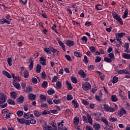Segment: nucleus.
I'll return each instance as SVG.
<instances>
[{
    "instance_id": "f257e3e1",
    "label": "nucleus",
    "mask_w": 130,
    "mask_h": 130,
    "mask_svg": "<svg viewBox=\"0 0 130 130\" xmlns=\"http://www.w3.org/2000/svg\"><path fill=\"white\" fill-rule=\"evenodd\" d=\"M7 101V95L5 93L0 92V103H5Z\"/></svg>"
},
{
    "instance_id": "f03ea898",
    "label": "nucleus",
    "mask_w": 130,
    "mask_h": 130,
    "mask_svg": "<svg viewBox=\"0 0 130 130\" xmlns=\"http://www.w3.org/2000/svg\"><path fill=\"white\" fill-rule=\"evenodd\" d=\"M101 121H103V122H104V123H105V124H106V126L105 127L106 129H107V130L111 129L112 126H109V124L108 123V121H107V120H106V119L101 118Z\"/></svg>"
},
{
    "instance_id": "7ed1b4c3",
    "label": "nucleus",
    "mask_w": 130,
    "mask_h": 130,
    "mask_svg": "<svg viewBox=\"0 0 130 130\" xmlns=\"http://www.w3.org/2000/svg\"><path fill=\"white\" fill-rule=\"evenodd\" d=\"M91 84L88 82H86L85 84H82V88L84 91H87L89 89H91Z\"/></svg>"
},
{
    "instance_id": "20e7f679",
    "label": "nucleus",
    "mask_w": 130,
    "mask_h": 130,
    "mask_svg": "<svg viewBox=\"0 0 130 130\" xmlns=\"http://www.w3.org/2000/svg\"><path fill=\"white\" fill-rule=\"evenodd\" d=\"M29 100L33 101V100H36V94H33L32 93H29L28 95Z\"/></svg>"
},
{
    "instance_id": "39448f33",
    "label": "nucleus",
    "mask_w": 130,
    "mask_h": 130,
    "mask_svg": "<svg viewBox=\"0 0 130 130\" xmlns=\"http://www.w3.org/2000/svg\"><path fill=\"white\" fill-rule=\"evenodd\" d=\"M66 44L68 46L71 47V46H74L75 45V42L71 40H67L66 41Z\"/></svg>"
},
{
    "instance_id": "423d86ee",
    "label": "nucleus",
    "mask_w": 130,
    "mask_h": 130,
    "mask_svg": "<svg viewBox=\"0 0 130 130\" xmlns=\"http://www.w3.org/2000/svg\"><path fill=\"white\" fill-rule=\"evenodd\" d=\"M78 74L82 77V78H86L87 77V75H86L85 72H84V70H79L78 71Z\"/></svg>"
},
{
    "instance_id": "0eeeda50",
    "label": "nucleus",
    "mask_w": 130,
    "mask_h": 130,
    "mask_svg": "<svg viewBox=\"0 0 130 130\" xmlns=\"http://www.w3.org/2000/svg\"><path fill=\"white\" fill-rule=\"evenodd\" d=\"M104 110H106V111H110V112H111L112 111L111 108H110V107H109V106L107 104L104 105Z\"/></svg>"
},
{
    "instance_id": "6e6552de",
    "label": "nucleus",
    "mask_w": 130,
    "mask_h": 130,
    "mask_svg": "<svg viewBox=\"0 0 130 130\" xmlns=\"http://www.w3.org/2000/svg\"><path fill=\"white\" fill-rule=\"evenodd\" d=\"M73 122L74 124H75V125H78V124H79L80 122V118H79V117H75L74 118Z\"/></svg>"
},
{
    "instance_id": "1a4fd4ad",
    "label": "nucleus",
    "mask_w": 130,
    "mask_h": 130,
    "mask_svg": "<svg viewBox=\"0 0 130 130\" xmlns=\"http://www.w3.org/2000/svg\"><path fill=\"white\" fill-rule=\"evenodd\" d=\"M30 64L29 66V68L30 71H32V70L33 69V66L34 64V61L33 60V57H31L30 58Z\"/></svg>"
},
{
    "instance_id": "9d476101",
    "label": "nucleus",
    "mask_w": 130,
    "mask_h": 130,
    "mask_svg": "<svg viewBox=\"0 0 130 130\" xmlns=\"http://www.w3.org/2000/svg\"><path fill=\"white\" fill-rule=\"evenodd\" d=\"M86 116L87 117L89 123L92 125V124H93V121L92 120V118L91 117V115L87 113L86 114Z\"/></svg>"
},
{
    "instance_id": "9b49d317",
    "label": "nucleus",
    "mask_w": 130,
    "mask_h": 130,
    "mask_svg": "<svg viewBox=\"0 0 130 130\" xmlns=\"http://www.w3.org/2000/svg\"><path fill=\"white\" fill-rule=\"evenodd\" d=\"M112 15L113 18H114V19L117 21L120 18V16H119V15H118V14H117L116 12H113Z\"/></svg>"
},
{
    "instance_id": "f8f14e48",
    "label": "nucleus",
    "mask_w": 130,
    "mask_h": 130,
    "mask_svg": "<svg viewBox=\"0 0 130 130\" xmlns=\"http://www.w3.org/2000/svg\"><path fill=\"white\" fill-rule=\"evenodd\" d=\"M34 114L36 116V117H40L41 116V114L40 113V111L35 110L34 111Z\"/></svg>"
},
{
    "instance_id": "ddd939ff",
    "label": "nucleus",
    "mask_w": 130,
    "mask_h": 130,
    "mask_svg": "<svg viewBox=\"0 0 130 130\" xmlns=\"http://www.w3.org/2000/svg\"><path fill=\"white\" fill-rule=\"evenodd\" d=\"M16 101L18 103H23L24 102V96L21 95L16 100Z\"/></svg>"
},
{
    "instance_id": "4468645a",
    "label": "nucleus",
    "mask_w": 130,
    "mask_h": 130,
    "mask_svg": "<svg viewBox=\"0 0 130 130\" xmlns=\"http://www.w3.org/2000/svg\"><path fill=\"white\" fill-rule=\"evenodd\" d=\"M5 23H6V24H10V22L9 21V20H7L6 19V18H3L0 20V23L1 24H5Z\"/></svg>"
},
{
    "instance_id": "2eb2a0df",
    "label": "nucleus",
    "mask_w": 130,
    "mask_h": 130,
    "mask_svg": "<svg viewBox=\"0 0 130 130\" xmlns=\"http://www.w3.org/2000/svg\"><path fill=\"white\" fill-rule=\"evenodd\" d=\"M3 75H4L6 77H7V78H9V79H11L12 76L11 75V74H10V73H9V72H8L6 71H3Z\"/></svg>"
},
{
    "instance_id": "dca6fc26",
    "label": "nucleus",
    "mask_w": 130,
    "mask_h": 130,
    "mask_svg": "<svg viewBox=\"0 0 130 130\" xmlns=\"http://www.w3.org/2000/svg\"><path fill=\"white\" fill-rule=\"evenodd\" d=\"M7 103L8 104H10V105H16V102L13 101L12 99H9L7 100Z\"/></svg>"
},
{
    "instance_id": "f3484780",
    "label": "nucleus",
    "mask_w": 130,
    "mask_h": 130,
    "mask_svg": "<svg viewBox=\"0 0 130 130\" xmlns=\"http://www.w3.org/2000/svg\"><path fill=\"white\" fill-rule=\"evenodd\" d=\"M13 85L18 90H20V89H21V85H20V83L18 82H14Z\"/></svg>"
},
{
    "instance_id": "a211bd4d",
    "label": "nucleus",
    "mask_w": 130,
    "mask_h": 130,
    "mask_svg": "<svg viewBox=\"0 0 130 130\" xmlns=\"http://www.w3.org/2000/svg\"><path fill=\"white\" fill-rule=\"evenodd\" d=\"M36 71L38 73V74H40V73L41 72V65L39 64H37Z\"/></svg>"
},
{
    "instance_id": "6ab92c4d",
    "label": "nucleus",
    "mask_w": 130,
    "mask_h": 130,
    "mask_svg": "<svg viewBox=\"0 0 130 130\" xmlns=\"http://www.w3.org/2000/svg\"><path fill=\"white\" fill-rule=\"evenodd\" d=\"M68 90H73V86H72V84L71 83L69 82V81L67 80L66 82Z\"/></svg>"
},
{
    "instance_id": "aec40b11",
    "label": "nucleus",
    "mask_w": 130,
    "mask_h": 130,
    "mask_svg": "<svg viewBox=\"0 0 130 130\" xmlns=\"http://www.w3.org/2000/svg\"><path fill=\"white\" fill-rule=\"evenodd\" d=\"M93 127L95 128V130H99L101 128L100 124L95 123L93 124Z\"/></svg>"
},
{
    "instance_id": "412c9836",
    "label": "nucleus",
    "mask_w": 130,
    "mask_h": 130,
    "mask_svg": "<svg viewBox=\"0 0 130 130\" xmlns=\"http://www.w3.org/2000/svg\"><path fill=\"white\" fill-rule=\"evenodd\" d=\"M115 35L116 37H119L120 38H121V37H123L125 35V32H121V33H116L115 34Z\"/></svg>"
},
{
    "instance_id": "4be33fe9",
    "label": "nucleus",
    "mask_w": 130,
    "mask_h": 130,
    "mask_svg": "<svg viewBox=\"0 0 130 130\" xmlns=\"http://www.w3.org/2000/svg\"><path fill=\"white\" fill-rule=\"evenodd\" d=\"M10 95L11 98H13V99H16L17 98V93H16L15 91L11 92Z\"/></svg>"
},
{
    "instance_id": "5701e85b",
    "label": "nucleus",
    "mask_w": 130,
    "mask_h": 130,
    "mask_svg": "<svg viewBox=\"0 0 130 130\" xmlns=\"http://www.w3.org/2000/svg\"><path fill=\"white\" fill-rule=\"evenodd\" d=\"M50 49L53 53H57V54H58V53H59V52L57 49L53 48V47H50Z\"/></svg>"
},
{
    "instance_id": "b1692460",
    "label": "nucleus",
    "mask_w": 130,
    "mask_h": 130,
    "mask_svg": "<svg viewBox=\"0 0 130 130\" xmlns=\"http://www.w3.org/2000/svg\"><path fill=\"white\" fill-rule=\"evenodd\" d=\"M122 56L124 58H125L126 59H130V54H126L125 53H123L122 54Z\"/></svg>"
},
{
    "instance_id": "393cba45",
    "label": "nucleus",
    "mask_w": 130,
    "mask_h": 130,
    "mask_svg": "<svg viewBox=\"0 0 130 130\" xmlns=\"http://www.w3.org/2000/svg\"><path fill=\"white\" fill-rule=\"evenodd\" d=\"M23 75L24 78H25V79H28V78H29V73L28 72V70H25L24 71Z\"/></svg>"
},
{
    "instance_id": "a878e982",
    "label": "nucleus",
    "mask_w": 130,
    "mask_h": 130,
    "mask_svg": "<svg viewBox=\"0 0 130 130\" xmlns=\"http://www.w3.org/2000/svg\"><path fill=\"white\" fill-rule=\"evenodd\" d=\"M47 93L49 95H53V94L55 93V91H54L53 89L50 88L48 90Z\"/></svg>"
},
{
    "instance_id": "bb28decb",
    "label": "nucleus",
    "mask_w": 130,
    "mask_h": 130,
    "mask_svg": "<svg viewBox=\"0 0 130 130\" xmlns=\"http://www.w3.org/2000/svg\"><path fill=\"white\" fill-rule=\"evenodd\" d=\"M108 57H110L112 60H114L115 59V57L114 56V54L113 53H111L108 55Z\"/></svg>"
},
{
    "instance_id": "cd10ccee",
    "label": "nucleus",
    "mask_w": 130,
    "mask_h": 130,
    "mask_svg": "<svg viewBox=\"0 0 130 130\" xmlns=\"http://www.w3.org/2000/svg\"><path fill=\"white\" fill-rule=\"evenodd\" d=\"M101 98H102V92H100L99 95H95V99H96L97 101H101Z\"/></svg>"
},
{
    "instance_id": "c85d7f7f",
    "label": "nucleus",
    "mask_w": 130,
    "mask_h": 130,
    "mask_svg": "<svg viewBox=\"0 0 130 130\" xmlns=\"http://www.w3.org/2000/svg\"><path fill=\"white\" fill-rule=\"evenodd\" d=\"M44 50L45 51V52H46V53H47V54H51V51L50 50V48H44Z\"/></svg>"
},
{
    "instance_id": "c756f323",
    "label": "nucleus",
    "mask_w": 130,
    "mask_h": 130,
    "mask_svg": "<svg viewBox=\"0 0 130 130\" xmlns=\"http://www.w3.org/2000/svg\"><path fill=\"white\" fill-rule=\"evenodd\" d=\"M117 100H118V99L116 97V95H112V96H111V101L113 102H116L117 101Z\"/></svg>"
},
{
    "instance_id": "7c9ffc66",
    "label": "nucleus",
    "mask_w": 130,
    "mask_h": 130,
    "mask_svg": "<svg viewBox=\"0 0 130 130\" xmlns=\"http://www.w3.org/2000/svg\"><path fill=\"white\" fill-rule=\"evenodd\" d=\"M127 14H128V10L126 9L124 13V15L122 16L123 19H125L127 17Z\"/></svg>"
},
{
    "instance_id": "2f4dec72",
    "label": "nucleus",
    "mask_w": 130,
    "mask_h": 130,
    "mask_svg": "<svg viewBox=\"0 0 130 130\" xmlns=\"http://www.w3.org/2000/svg\"><path fill=\"white\" fill-rule=\"evenodd\" d=\"M17 120L18 122H19V123H21V124L25 123V118L19 119V118H17Z\"/></svg>"
},
{
    "instance_id": "473e14b6",
    "label": "nucleus",
    "mask_w": 130,
    "mask_h": 130,
    "mask_svg": "<svg viewBox=\"0 0 130 130\" xmlns=\"http://www.w3.org/2000/svg\"><path fill=\"white\" fill-rule=\"evenodd\" d=\"M74 55L77 57H80V58L82 57V55L81 53L78 52V51L74 52Z\"/></svg>"
},
{
    "instance_id": "72a5a7b5",
    "label": "nucleus",
    "mask_w": 130,
    "mask_h": 130,
    "mask_svg": "<svg viewBox=\"0 0 130 130\" xmlns=\"http://www.w3.org/2000/svg\"><path fill=\"white\" fill-rule=\"evenodd\" d=\"M25 91H26L27 93H30V92H32V87L30 86H27L26 87Z\"/></svg>"
},
{
    "instance_id": "f704fd0d",
    "label": "nucleus",
    "mask_w": 130,
    "mask_h": 130,
    "mask_svg": "<svg viewBox=\"0 0 130 130\" xmlns=\"http://www.w3.org/2000/svg\"><path fill=\"white\" fill-rule=\"evenodd\" d=\"M72 103L74 104V107H75V108H78V107H79V104H78L77 101L73 100Z\"/></svg>"
},
{
    "instance_id": "c9c22d12",
    "label": "nucleus",
    "mask_w": 130,
    "mask_h": 130,
    "mask_svg": "<svg viewBox=\"0 0 130 130\" xmlns=\"http://www.w3.org/2000/svg\"><path fill=\"white\" fill-rule=\"evenodd\" d=\"M112 82L113 83V84L117 83V82H118V77H117V76H114Z\"/></svg>"
},
{
    "instance_id": "e433bc0d",
    "label": "nucleus",
    "mask_w": 130,
    "mask_h": 130,
    "mask_svg": "<svg viewBox=\"0 0 130 130\" xmlns=\"http://www.w3.org/2000/svg\"><path fill=\"white\" fill-rule=\"evenodd\" d=\"M104 61H106V62H112V59L108 57H106L104 58Z\"/></svg>"
},
{
    "instance_id": "4c0bfd02",
    "label": "nucleus",
    "mask_w": 130,
    "mask_h": 130,
    "mask_svg": "<svg viewBox=\"0 0 130 130\" xmlns=\"http://www.w3.org/2000/svg\"><path fill=\"white\" fill-rule=\"evenodd\" d=\"M71 80L74 84H77V83H78V80L74 76L71 77Z\"/></svg>"
},
{
    "instance_id": "58836bf2",
    "label": "nucleus",
    "mask_w": 130,
    "mask_h": 130,
    "mask_svg": "<svg viewBox=\"0 0 130 130\" xmlns=\"http://www.w3.org/2000/svg\"><path fill=\"white\" fill-rule=\"evenodd\" d=\"M57 89H60L61 88V82L60 81H57L56 83Z\"/></svg>"
},
{
    "instance_id": "ea45409f",
    "label": "nucleus",
    "mask_w": 130,
    "mask_h": 130,
    "mask_svg": "<svg viewBox=\"0 0 130 130\" xmlns=\"http://www.w3.org/2000/svg\"><path fill=\"white\" fill-rule=\"evenodd\" d=\"M12 60L13 59H12L11 57H9L7 58V62L9 67H11V66H12Z\"/></svg>"
},
{
    "instance_id": "a19ab883",
    "label": "nucleus",
    "mask_w": 130,
    "mask_h": 130,
    "mask_svg": "<svg viewBox=\"0 0 130 130\" xmlns=\"http://www.w3.org/2000/svg\"><path fill=\"white\" fill-rule=\"evenodd\" d=\"M49 113H50V111L45 110L42 112V115H46V114H49Z\"/></svg>"
},
{
    "instance_id": "79ce46f5",
    "label": "nucleus",
    "mask_w": 130,
    "mask_h": 130,
    "mask_svg": "<svg viewBox=\"0 0 130 130\" xmlns=\"http://www.w3.org/2000/svg\"><path fill=\"white\" fill-rule=\"evenodd\" d=\"M23 112L21 110H19L17 111V115H18V116H19V117H21V116H22L23 115Z\"/></svg>"
},
{
    "instance_id": "37998d69",
    "label": "nucleus",
    "mask_w": 130,
    "mask_h": 130,
    "mask_svg": "<svg viewBox=\"0 0 130 130\" xmlns=\"http://www.w3.org/2000/svg\"><path fill=\"white\" fill-rule=\"evenodd\" d=\"M47 85H48L47 81H44L42 84V86L43 88H46V87H47Z\"/></svg>"
},
{
    "instance_id": "c03bdc74",
    "label": "nucleus",
    "mask_w": 130,
    "mask_h": 130,
    "mask_svg": "<svg viewBox=\"0 0 130 130\" xmlns=\"http://www.w3.org/2000/svg\"><path fill=\"white\" fill-rule=\"evenodd\" d=\"M61 100L58 99V100H53V103H55V104H59V103H61Z\"/></svg>"
},
{
    "instance_id": "a18cd8bd",
    "label": "nucleus",
    "mask_w": 130,
    "mask_h": 130,
    "mask_svg": "<svg viewBox=\"0 0 130 130\" xmlns=\"http://www.w3.org/2000/svg\"><path fill=\"white\" fill-rule=\"evenodd\" d=\"M89 49L91 52H92V53H94V52H96V49L95 48V47L94 46L90 47Z\"/></svg>"
},
{
    "instance_id": "49530a36",
    "label": "nucleus",
    "mask_w": 130,
    "mask_h": 130,
    "mask_svg": "<svg viewBox=\"0 0 130 130\" xmlns=\"http://www.w3.org/2000/svg\"><path fill=\"white\" fill-rule=\"evenodd\" d=\"M8 106V103H0V107H1V108H5L6 107H7Z\"/></svg>"
},
{
    "instance_id": "de8ad7c7",
    "label": "nucleus",
    "mask_w": 130,
    "mask_h": 130,
    "mask_svg": "<svg viewBox=\"0 0 130 130\" xmlns=\"http://www.w3.org/2000/svg\"><path fill=\"white\" fill-rule=\"evenodd\" d=\"M40 98L41 100H44V101H46V96L43 94H41L40 95Z\"/></svg>"
},
{
    "instance_id": "09e8293b",
    "label": "nucleus",
    "mask_w": 130,
    "mask_h": 130,
    "mask_svg": "<svg viewBox=\"0 0 130 130\" xmlns=\"http://www.w3.org/2000/svg\"><path fill=\"white\" fill-rule=\"evenodd\" d=\"M31 82H32V83H33V84H37V83H38L37 79H36V78L33 77L31 79Z\"/></svg>"
},
{
    "instance_id": "8fccbe9b",
    "label": "nucleus",
    "mask_w": 130,
    "mask_h": 130,
    "mask_svg": "<svg viewBox=\"0 0 130 130\" xmlns=\"http://www.w3.org/2000/svg\"><path fill=\"white\" fill-rule=\"evenodd\" d=\"M96 59L95 60V62H100L101 61V57L100 56H96Z\"/></svg>"
},
{
    "instance_id": "3c124183",
    "label": "nucleus",
    "mask_w": 130,
    "mask_h": 130,
    "mask_svg": "<svg viewBox=\"0 0 130 130\" xmlns=\"http://www.w3.org/2000/svg\"><path fill=\"white\" fill-rule=\"evenodd\" d=\"M65 57L67 60H69V61H72V58L71 56L69 55H65Z\"/></svg>"
},
{
    "instance_id": "603ef678",
    "label": "nucleus",
    "mask_w": 130,
    "mask_h": 130,
    "mask_svg": "<svg viewBox=\"0 0 130 130\" xmlns=\"http://www.w3.org/2000/svg\"><path fill=\"white\" fill-rule=\"evenodd\" d=\"M41 77L42 78V79H46V73H45V72H43L42 73V75Z\"/></svg>"
},
{
    "instance_id": "864d4df0",
    "label": "nucleus",
    "mask_w": 130,
    "mask_h": 130,
    "mask_svg": "<svg viewBox=\"0 0 130 130\" xmlns=\"http://www.w3.org/2000/svg\"><path fill=\"white\" fill-rule=\"evenodd\" d=\"M83 120L84 122H89V120H88V118H87V117H86V116H83Z\"/></svg>"
},
{
    "instance_id": "5fc2aeb1",
    "label": "nucleus",
    "mask_w": 130,
    "mask_h": 130,
    "mask_svg": "<svg viewBox=\"0 0 130 130\" xmlns=\"http://www.w3.org/2000/svg\"><path fill=\"white\" fill-rule=\"evenodd\" d=\"M81 40H82V41L85 43H87V41L88 39L86 37L84 36L83 37L81 38Z\"/></svg>"
},
{
    "instance_id": "6e6d98bb",
    "label": "nucleus",
    "mask_w": 130,
    "mask_h": 130,
    "mask_svg": "<svg viewBox=\"0 0 130 130\" xmlns=\"http://www.w3.org/2000/svg\"><path fill=\"white\" fill-rule=\"evenodd\" d=\"M125 71H126V70H119V71H118V74L119 75H120L121 74H124V73H125Z\"/></svg>"
},
{
    "instance_id": "4d7b16f0",
    "label": "nucleus",
    "mask_w": 130,
    "mask_h": 130,
    "mask_svg": "<svg viewBox=\"0 0 130 130\" xmlns=\"http://www.w3.org/2000/svg\"><path fill=\"white\" fill-rule=\"evenodd\" d=\"M57 79H58L57 76H54L53 77V79L52 80V82L53 83H55V82H56V81H57Z\"/></svg>"
},
{
    "instance_id": "13d9d810",
    "label": "nucleus",
    "mask_w": 130,
    "mask_h": 130,
    "mask_svg": "<svg viewBox=\"0 0 130 130\" xmlns=\"http://www.w3.org/2000/svg\"><path fill=\"white\" fill-rule=\"evenodd\" d=\"M67 99L68 101H70V100H72L73 96H72V95H68L67 96Z\"/></svg>"
},
{
    "instance_id": "bf43d9fd",
    "label": "nucleus",
    "mask_w": 130,
    "mask_h": 130,
    "mask_svg": "<svg viewBox=\"0 0 130 130\" xmlns=\"http://www.w3.org/2000/svg\"><path fill=\"white\" fill-rule=\"evenodd\" d=\"M9 112H10V111L9 110H8L7 109H4L3 111H2V113L3 114H4V113H9Z\"/></svg>"
},
{
    "instance_id": "052dcab7",
    "label": "nucleus",
    "mask_w": 130,
    "mask_h": 130,
    "mask_svg": "<svg viewBox=\"0 0 130 130\" xmlns=\"http://www.w3.org/2000/svg\"><path fill=\"white\" fill-rule=\"evenodd\" d=\"M47 103H48V104H49L50 105H51L52 104H53V103L52 102V100H51V99H49L47 100Z\"/></svg>"
},
{
    "instance_id": "680f3d73",
    "label": "nucleus",
    "mask_w": 130,
    "mask_h": 130,
    "mask_svg": "<svg viewBox=\"0 0 130 130\" xmlns=\"http://www.w3.org/2000/svg\"><path fill=\"white\" fill-rule=\"evenodd\" d=\"M118 23H119L120 25H123V22L122 21V19L120 17L118 20H117Z\"/></svg>"
},
{
    "instance_id": "e2e57ef3",
    "label": "nucleus",
    "mask_w": 130,
    "mask_h": 130,
    "mask_svg": "<svg viewBox=\"0 0 130 130\" xmlns=\"http://www.w3.org/2000/svg\"><path fill=\"white\" fill-rule=\"evenodd\" d=\"M86 130H94L93 128L90 125H86Z\"/></svg>"
},
{
    "instance_id": "0e129e2a",
    "label": "nucleus",
    "mask_w": 130,
    "mask_h": 130,
    "mask_svg": "<svg viewBox=\"0 0 130 130\" xmlns=\"http://www.w3.org/2000/svg\"><path fill=\"white\" fill-rule=\"evenodd\" d=\"M83 61L84 62H85V63H88V57H87V56H84V59L83 60Z\"/></svg>"
},
{
    "instance_id": "69168bd1",
    "label": "nucleus",
    "mask_w": 130,
    "mask_h": 130,
    "mask_svg": "<svg viewBox=\"0 0 130 130\" xmlns=\"http://www.w3.org/2000/svg\"><path fill=\"white\" fill-rule=\"evenodd\" d=\"M82 103L84 104V105H89V102H88L86 100H82Z\"/></svg>"
},
{
    "instance_id": "338daca9",
    "label": "nucleus",
    "mask_w": 130,
    "mask_h": 130,
    "mask_svg": "<svg viewBox=\"0 0 130 130\" xmlns=\"http://www.w3.org/2000/svg\"><path fill=\"white\" fill-rule=\"evenodd\" d=\"M110 121H112V122H115V121H116V119H115L114 117H111L109 118Z\"/></svg>"
},
{
    "instance_id": "774afa93",
    "label": "nucleus",
    "mask_w": 130,
    "mask_h": 130,
    "mask_svg": "<svg viewBox=\"0 0 130 130\" xmlns=\"http://www.w3.org/2000/svg\"><path fill=\"white\" fill-rule=\"evenodd\" d=\"M30 123L31 124H35V123H36V120L33 119H31L30 120Z\"/></svg>"
}]
</instances>
